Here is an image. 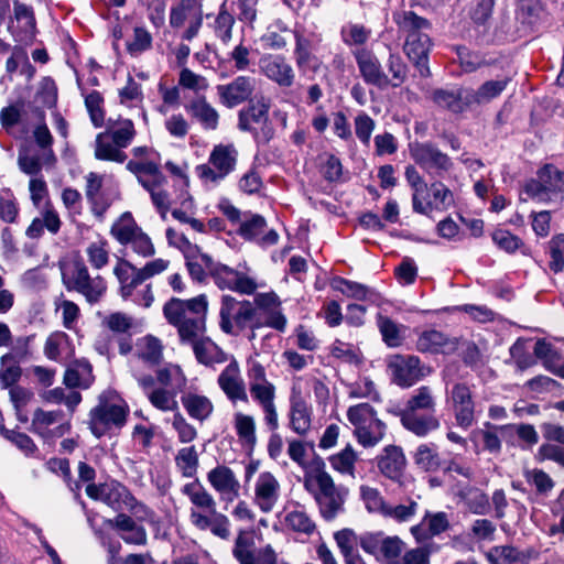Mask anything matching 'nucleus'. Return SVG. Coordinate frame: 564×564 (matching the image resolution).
Segmentation results:
<instances>
[{
    "label": "nucleus",
    "mask_w": 564,
    "mask_h": 564,
    "mask_svg": "<svg viewBox=\"0 0 564 564\" xmlns=\"http://www.w3.org/2000/svg\"><path fill=\"white\" fill-rule=\"evenodd\" d=\"M491 238L494 243L507 253H513L524 246L521 238L506 229H496Z\"/></svg>",
    "instance_id": "nucleus-63"
},
{
    "label": "nucleus",
    "mask_w": 564,
    "mask_h": 564,
    "mask_svg": "<svg viewBox=\"0 0 564 564\" xmlns=\"http://www.w3.org/2000/svg\"><path fill=\"white\" fill-rule=\"evenodd\" d=\"M448 402L456 424L462 429H469L475 422L476 413V403L470 387L464 382L455 383L448 392Z\"/></svg>",
    "instance_id": "nucleus-13"
},
{
    "label": "nucleus",
    "mask_w": 564,
    "mask_h": 564,
    "mask_svg": "<svg viewBox=\"0 0 564 564\" xmlns=\"http://www.w3.org/2000/svg\"><path fill=\"white\" fill-rule=\"evenodd\" d=\"M110 232L120 245H130L141 257L147 258L155 253L150 237L138 227L129 213L123 214L120 220L112 225Z\"/></svg>",
    "instance_id": "nucleus-12"
},
{
    "label": "nucleus",
    "mask_w": 564,
    "mask_h": 564,
    "mask_svg": "<svg viewBox=\"0 0 564 564\" xmlns=\"http://www.w3.org/2000/svg\"><path fill=\"white\" fill-rule=\"evenodd\" d=\"M209 514L206 516L196 509H192L189 513L191 523L198 530H210L214 535L227 540L230 536V521L228 517L217 512V510L215 513Z\"/></svg>",
    "instance_id": "nucleus-27"
},
{
    "label": "nucleus",
    "mask_w": 564,
    "mask_h": 564,
    "mask_svg": "<svg viewBox=\"0 0 564 564\" xmlns=\"http://www.w3.org/2000/svg\"><path fill=\"white\" fill-rule=\"evenodd\" d=\"M18 164L20 170L28 175H37L42 170L41 156L30 147H24L19 151Z\"/></svg>",
    "instance_id": "nucleus-62"
},
{
    "label": "nucleus",
    "mask_w": 564,
    "mask_h": 564,
    "mask_svg": "<svg viewBox=\"0 0 564 564\" xmlns=\"http://www.w3.org/2000/svg\"><path fill=\"white\" fill-rule=\"evenodd\" d=\"M380 546L378 561H383L387 564H398L405 550V543L401 538L398 535H386L384 533Z\"/></svg>",
    "instance_id": "nucleus-46"
},
{
    "label": "nucleus",
    "mask_w": 564,
    "mask_h": 564,
    "mask_svg": "<svg viewBox=\"0 0 564 564\" xmlns=\"http://www.w3.org/2000/svg\"><path fill=\"white\" fill-rule=\"evenodd\" d=\"M208 274L218 288L230 290L240 294H253L258 288L256 281L226 264L214 261L212 257H204Z\"/></svg>",
    "instance_id": "nucleus-11"
},
{
    "label": "nucleus",
    "mask_w": 564,
    "mask_h": 564,
    "mask_svg": "<svg viewBox=\"0 0 564 564\" xmlns=\"http://www.w3.org/2000/svg\"><path fill=\"white\" fill-rule=\"evenodd\" d=\"M432 46L433 42L429 33L404 41L403 51L422 77L431 75L429 54Z\"/></svg>",
    "instance_id": "nucleus-22"
},
{
    "label": "nucleus",
    "mask_w": 564,
    "mask_h": 564,
    "mask_svg": "<svg viewBox=\"0 0 564 564\" xmlns=\"http://www.w3.org/2000/svg\"><path fill=\"white\" fill-rule=\"evenodd\" d=\"M357 454L351 445H346L344 449L329 457L330 466L343 475L355 477V464L357 462Z\"/></svg>",
    "instance_id": "nucleus-47"
},
{
    "label": "nucleus",
    "mask_w": 564,
    "mask_h": 564,
    "mask_svg": "<svg viewBox=\"0 0 564 564\" xmlns=\"http://www.w3.org/2000/svg\"><path fill=\"white\" fill-rule=\"evenodd\" d=\"M235 25V18L230 14L226 6L223 4L215 19L214 31L216 36L224 43L228 44L232 39V28Z\"/></svg>",
    "instance_id": "nucleus-55"
},
{
    "label": "nucleus",
    "mask_w": 564,
    "mask_h": 564,
    "mask_svg": "<svg viewBox=\"0 0 564 564\" xmlns=\"http://www.w3.org/2000/svg\"><path fill=\"white\" fill-rule=\"evenodd\" d=\"M429 189L433 200L423 203V207L426 206V209L424 212H416L417 214L429 215L433 209L447 210L454 205V195L452 191L442 182H433Z\"/></svg>",
    "instance_id": "nucleus-40"
},
{
    "label": "nucleus",
    "mask_w": 564,
    "mask_h": 564,
    "mask_svg": "<svg viewBox=\"0 0 564 564\" xmlns=\"http://www.w3.org/2000/svg\"><path fill=\"white\" fill-rule=\"evenodd\" d=\"M359 73L368 85L378 88L389 87L388 74L383 70L378 57L370 51L360 50L355 54Z\"/></svg>",
    "instance_id": "nucleus-20"
},
{
    "label": "nucleus",
    "mask_w": 564,
    "mask_h": 564,
    "mask_svg": "<svg viewBox=\"0 0 564 564\" xmlns=\"http://www.w3.org/2000/svg\"><path fill=\"white\" fill-rule=\"evenodd\" d=\"M104 132L109 133L112 141L123 148H128L135 135V129L132 120L121 118H109L107 120L106 131Z\"/></svg>",
    "instance_id": "nucleus-39"
},
{
    "label": "nucleus",
    "mask_w": 564,
    "mask_h": 564,
    "mask_svg": "<svg viewBox=\"0 0 564 564\" xmlns=\"http://www.w3.org/2000/svg\"><path fill=\"white\" fill-rule=\"evenodd\" d=\"M260 73L280 88H290L295 83V70L285 56L264 54L259 59Z\"/></svg>",
    "instance_id": "nucleus-14"
},
{
    "label": "nucleus",
    "mask_w": 564,
    "mask_h": 564,
    "mask_svg": "<svg viewBox=\"0 0 564 564\" xmlns=\"http://www.w3.org/2000/svg\"><path fill=\"white\" fill-rule=\"evenodd\" d=\"M347 419L354 425V434L364 447H372L382 441L386 424L378 419L377 412L369 403L349 406Z\"/></svg>",
    "instance_id": "nucleus-6"
},
{
    "label": "nucleus",
    "mask_w": 564,
    "mask_h": 564,
    "mask_svg": "<svg viewBox=\"0 0 564 564\" xmlns=\"http://www.w3.org/2000/svg\"><path fill=\"white\" fill-rule=\"evenodd\" d=\"M389 86L400 87L408 78L409 67L402 56L397 52H390L386 61Z\"/></svg>",
    "instance_id": "nucleus-44"
},
{
    "label": "nucleus",
    "mask_w": 564,
    "mask_h": 564,
    "mask_svg": "<svg viewBox=\"0 0 564 564\" xmlns=\"http://www.w3.org/2000/svg\"><path fill=\"white\" fill-rule=\"evenodd\" d=\"M509 79L488 80L484 83L477 91H468L470 104L488 102L498 97L507 87Z\"/></svg>",
    "instance_id": "nucleus-45"
},
{
    "label": "nucleus",
    "mask_w": 564,
    "mask_h": 564,
    "mask_svg": "<svg viewBox=\"0 0 564 564\" xmlns=\"http://www.w3.org/2000/svg\"><path fill=\"white\" fill-rule=\"evenodd\" d=\"M238 152L232 144L215 145L207 164L196 167V174L205 183L217 184L230 174L236 166Z\"/></svg>",
    "instance_id": "nucleus-9"
},
{
    "label": "nucleus",
    "mask_w": 564,
    "mask_h": 564,
    "mask_svg": "<svg viewBox=\"0 0 564 564\" xmlns=\"http://www.w3.org/2000/svg\"><path fill=\"white\" fill-rule=\"evenodd\" d=\"M419 511V503L413 499H408L405 503L390 505L386 511V519L397 523L410 522Z\"/></svg>",
    "instance_id": "nucleus-54"
},
{
    "label": "nucleus",
    "mask_w": 564,
    "mask_h": 564,
    "mask_svg": "<svg viewBox=\"0 0 564 564\" xmlns=\"http://www.w3.org/2000/svg\"><path fill=\"white\" fill-rule=\"evenodd\" d=\"M198 453L194 445L178 449L175 456V465L185 478H193L198 469Z\"/></svg>",
    "instance_id": "nucleus-43"
},
{
    "label": "nucleus",
    "mask_w": 564,
    "mask_h": 564,
    "mask_svg": "<svg viewBox=\"0 0 564 564\" xmlns=\"http://www.w3.org/2000/svg\"><path fill=\"white\" fill-rule=\"evenodd\" d=\"M393 22L397 24L398 30L405 39L415 37L417 35L426 34L431 31V22L417 15L411 10H399L392 14Z\"/></svg>",
    "instance_id": "nucleus-28"
},
{
    "label": "nucleus",
    "mask_w": 564,
    "mask_h": 564,
    "mask_svg": "<svg viewBox=\"0 0 564 564\" xmlns=\"http://www.w3.org/2000/svg\"><path fill=\"white\" fill-rule=\"evenodd\" d=\"M391 381L401 387L410 388L430 376L432 368L422 364L414 355H393L388 361Z\"/></svg>",
    "instance_id": "nucleus-10"
},
{
    "label": "nucleus",
    "mask_w": 564,
    "mask_h": 564,
    "mask_svg": "<svg viewBox=\"0 0 564 564\" xmlns=\"http://www.w3.org/2000/svg\"><path fill=\"white\" fill-rule=\"evenodd\" d=\"M86 254L93 269L101 270L109 262L108 242L102 239L90 242L86 248Z\"/></svg>",
    "instance_id": "nucleus-58"
},
{
    "label": "nucleus",
    "mask_w": 564,
    "mask_h": 564,
    "mask_svg": "<svg viewBox=\"0 0 564 564\" xmlns=\"http://www.w3.org/2000/svg\"><path fill=\"white\" fill-rule=\"evenodd\" d=\"M285 524L294 532L312 534L315 531V523L303 510H293L286 513Z\"/></svg>",
    "instance_id": "nucleus-57"
},
{
    "label": "nucleus",
    "mask_w": 564,
    "mask_h": 564,
    "mask_svg": "<svg viewBox=\"0 0 564 564\" xmlns=\"http://www.w3.org/2000/svg\"><path fill=\"white\" fill-rule=\"evenodd\" d=\"M204 257H209L207 253L202 252L197 247L193 251L185 253L186 267L191 278L197 282L205 281L208 270L207 264L203 260Z\"/></svg>",
    "instance_id": "nucleus-53"
},
{
    "label": "nucleus",
    "mask_w": 564,
    "mask_h": 564,
    "mask_svg": "<svg viewBox=\"0 0 564 564\" xmlns=\"http://www.w3.org/2000/svg\"><path fill=\"white\" fill-rule=\"evenodd\" d=\"M185 344L192 345L197 361L204 366L213 367L227 361L226 352L210 338L204 335L192 340H186Z\"/></svg>",
    "instance_id": "nucleus-30"
},
{
    "label": "nucleus",
    "mask_w": 564,
    "mask_h": 564,
    "mask_svg": "<svg viewBox=\"0 0 564 564\" xmlns=\"http://www.w3.org/2000/svg\"><path fill=\"white\" fill-rule=\"evenodd\" d=\"M378 327L382 335L384 343L390 347H398L402 344L401 329L403 326L398 325L387 316H378Z\"/></svg>",
    "instance_id": "nucleus-59"
},
{
    "label": "nucleus",
    "mask_w": 564,
    "mask_h": 564,
    "mask_svg": "<svg viewBox=\"0 0 564 564\" xmlns=\"http://www.w3.org/2000/svg\"><path fill=\"white\" fill-rule=\"evenodd\" d=\"M123 149V147H119L112 141L109 133L100 132L96 137L95 158L97 160L123 163L127 160Z\"/></svg>",
    "instance_id": "nucleus-35"
},
{
    "label": "nucleus",
    "mask_w": 564,
    "mask_h": 564,
    "mask_svg": "<svg viewBox=\"0 0 564 564\" xmlns=\"http://www.w3.org/2000/svg\"><path fill=\"white\" fill-rule=\"evenodd\" d=\"M129 406L115 391L107 390L99 394L97 404L89 411L88 426L100 438L112 430H120L127 423Z\"/></svg>",
    "instance_id": "nucleus-4"
},
{
    "label": "nucleus",
    "mask_w": 564,
    "mask_h": 564,
    "mask_svg": "<svg viewBox=\"0 0 564 564\" xmlns=\"http://www.w3.org/2000/svg\"><path fill=\"white\" fill-rule=\"evenodd\" d=\"M436 401L427 386L417 388L398 411L402 426L419 437H425L440 429V420L434 415Z\"/></svg>",
    "instance_id": "nucleus-3"
},
{
    "label": "nucleus",
    "mask_w": 564,
    "mask_h": 564,
    "mask_svg": "<svg viewBox=\"0 0 564 564\" xmlns=\"http://www.w3.org/2000/svg\"><path fill=\"white\" fill-rule=\"evenodd\" d=\"M268 116L269 104L264 98H261L256 104H251L239 111L238 128L242 131H253L256 126L267 124ZM262 134L263 140L269 141L273 137V130L270 127H263Z\"/></svg>",
    "instance_id": "nucleus-19"
},
{
    "label": "nucleus",
    "mask_w": 564,
    "mask_h": 564,
    "mask_svg": "<svg viewBox=\"0 0 564 564\" xmlns=\"http://www.w3.org/2000/svg\"><path fill=\"white\" fill-rule=\"evenodd\" d=\"M360 495L369 512L379 513L384 518L389 503L384 500L378 489L362 486L360 488Z\"/></svg>",
    "instance_id": "nucleus-60"
},
{
    "label": "nucleus",
    "mask_w": 564,
    "mask_h": 564,
    "mask_svg": "<svg viewBox=\"0 0 564 564\" xmlns=\"http://www.w3.org/2000/svg\"><path fill=\"white\" fill-rule=\"evenodd\" d=\"M405 178L410 186L413 189L412 195V205L414 212H424L426 206L423 207V202L420 198V195L423 194L427 189V184L421 176V174L416 171V169L412 165L405 167L404 172Z\"/></svg>",
    "instance_id": "nucleus-50"
},
{
    "label": "nucleus",
    "mask_w": 564,
    "mask_h": 564,
    "mask_svg": "<svg viewBox=\"0 0 564 564\" xmlns=\"http://www.w3.org/2000/svg\"><path fill=\"white\" fill-rule=\"evenodd\" d=\"M378 467L386 477L399 480L405 467L402 449L398 446H387L379 457Z\"/></svg>",
    "instance_id": "nucleus-33"
},
{
    "label": "nucleus",
    "mask_w": 564,
    "mask_h": 564,
    "mask_svg": "<svg viewBox=\"0 0 564 564\" xmlns=\"http://www.w3.org/2000/svg\"><path fill=\"white\" fill-rule=\"evenodd\" d=\"M135 354L144 364L153 367L161 362L163 358V346L159 338L147 335L137 340Z\"/></svg>",
    "instance_id": "nucleus-37"
},
{
    "label": "nucleus",
    "mask_w": 564,
    "mask_h": 564,
    "mask_svg": "<svg viewBox=\"0 0 564 564\" xmlns=\"http://www.w3.org/2000/svg\"><path fill=\"white\" fill-rule=\"evenodd\" d=\"M532 549L520 550L512 545L494 546L487 554L490 564H524L531 558Z\"/></svg>",
    "instance_id": "nucleus-34"
},
{
    "label": "nucleus",
    "mask_w": 564,
    "mask_h": 564,
    "mask_svg": "<svg viewBox=\"0 0 564 564\" xmlns=\"http://www.w3.org/2000/svg\"><path fill=\"white\" fill-rule=\"evenodd\" d=\"M257 310L248 300L238 301L231 295H224L220 302L219 310V326L220 329L232 335L256 322Z\"/></svg>",
    "instance_id": "nucleus-7"
},
{
    "label": "nucleus",
    "mask_w": 564,
    "mask_h": 564,
    "mask_svg": "<svg viewBox=\"0 0 564 564\" xmlns=\"http://www.w3.org/2000/svg\"><path fill=\"white\" fill-rule=\"evenodd\" d=\"M238 232L242 238L256 241L264 248L275 245L279 240V235L274 229L267 230V221L260 215H251L245 219L240 224Z\"/></svg>",
    "instance_id": "nucleus-23"
},
{
    "label": "nucleus",
    "mask_w": 564,
    "mask_h": 564,
    "mask_svg": "<svg viewBox=\"0 0 564 564\" xmlns=\"http://www.w3.org/2000/svg\"><path fill=\"white\" fill-rule=\"evenodd\" d=\"M181 491L189 499V501L196 508L203 509L208 513H215L216 501L214 497L207 491V489L199 482L198 479L185 484L182 487Z\"/></svg>",
    "instance_id": "nucleus-38"
},
{
    "label": "nucleus",
    "mask_w": 564,
    "mask_h": 564,
    "mask_svg": "<svg viewBox=\"0 0 564 564\" xmlns=\"http://www.w3.org/2000/svg\"><path fill=\"white\" fill-rule=\"evenodd\" d=\"M86 494L94 500H99L112 508L113 510L121 509L131 491L118 481H109L100 485L89 484L86 487Z\"/></svg>",
    "instance_id": "nucleus-18"
},
{
    "label": "nucleus",
    "mask_w": 564,
    "mask_h": 564,
    "mask_svg": "<svg viewBox=\"0 0 564 564\" xmlns=\"http://www.w3.org/2000/svg\"><path fill=\"white\" fill-rule=\"evenodd\" d=\"M343 42L347 45H362L371 34V31L358 23H348L340 31Z\"/></svg>",
    "instance_id": "nucleus-64"
},
{
    "label": "nucleus",
    "mask_w": 564,
    "mask_h": 564,
    "mask_svg": "<svg viewBox=\"0 0 564 564\" xmlns=\"http://www.w3.org/2000/svg\"><path fill=\"white\" fill-rule=\"evenodd\" d=\"M290 427L299 434L305 435L312 425V409L300 391H292L290 397Z\"/></svg>",
    "instance_id": "nucleus-26"
},
{
    "label": "nucleus",
    "mask_w": 564,
    "mask_h": 564,
    "mask_svg": "<svg viewBox=\"0 0 564 564\" xmlns=\"http://www.w3.org/2000/svg\"><path fill=\"white\" fill-rule=\"evenodd\" d=\"M415 347L424 354H453L458 348V340L440 330L429 329L419 335Z\"/></svg>",
    "instance_id": "nucleus-24"
},
{
    "label": "nucleus",
    "mask_w": 564,
    "mask_h": 564,
    "mask_svg": "<svg viewBox=\"0 0 564 564\" xmlns=\"http://www.w3.org/2000/svg\"><path fill=\"white\" fill-rule=\"evenodd\" d=\"M467 509L478 516H486L490 511L489 497L480 489L469 488L462 495Z\"/></svg>",
    "instance_id": "nucleus-51"
},
{
    "label": "nucleus",
    "mask_w": 564,
    "mask_h": 564,
    "mask_svg": "<svg viewBox=\"0 0 564 564\" xmlns=\"http://www.w3.org/2000/svg\"><path fill=\"white\" fill-rule=\"evenodd\" d=\"M10 350L1 356L0 364H21L30 356V337H18L10 344Z\"/></svg>",
    "instance_id": "nucleus-56"
},
{
    "label": "nucleus",
    "mask_w": 564,
    "mask_h": 564,
    "mask_svg": "<svg viewBox=\"0 0 564 564\" xmlns=\"http://www.w3.org/2000/svg\"><path fill=\"white\" fill-rule=\"evenodd\" d=\"M62 282L67 291L82 294L90 304L97 303L106 293L107 284L99 275H91L79 257L61 264Z\"/></svg>",
    "instance_id": "nucleus-5"
},
{
    "label": "nucleus",
    "mask_w": 564,
    "mask_h": 564,
    "mask_svg": "<svg viewBox=\"0 0 564 564\" xmlns=\"http://www.w3.org/2000/svg\"><path fill=\"white\" fill-rule=\"evenodd\" d=\"M431 100L438 107L453 113L463 112L470 104L469 94L465 96L460 89L436 88L431 91Z\"/></svg>",
    "instance_id": "nucleus-31"
},
{
    "label": "nucleus",
    "mask_w": 564,
    "mask_h": 564,
    "mask_svg": "<svg viewBox=\"0 0 564 564\" xmlns=\"http://www.w3.org/2000/svg\"><path fill=\"white\" fill-rule=\"evenodd\" d=\"M207 480L212 488L226 502H232L240 496V482L231 468L218 465L207 473Z\"/></svg>",
    "instance_id": "nucleus-16"
},
{
    "label": "nucleus",
    "mask_w": 564,
    "mask_h": 564,
    "mask_svg": "<svg viewBox=\"0 0 564 564\" xmlns=\"http://www.w3.org/2000/svg\"><path fill=\"white\" fill-rule=\"evenodd\" d=\"M332 285L344 295L354 297L358 301L367 300L370 292L368 286L344 278H335Z\"/></svg>",
    "instance_id": "nucleus-61"
},
{
    "label": "nucleus",
    "mask_w": 564,
    "mask_h": 564,
    "mask_svg": "<svg viewBox=\"0 0 564 564\" xmlns=\"http://www.w3.org/2000/svg\"><path fill=\"white\" fill-rule=\"evenodd\" d=\"M538 175L543 185H545V192L550 197V202L564 192V172H561L553 165H545L539 171Z\"/></svg>",
    "instance_id": "nucleus-42"
},
{
    "label": "nucleus",
    "mask_w": 564,
    "mask_h": 564,
    "mask_svg": "<svg viewBox=\"0 0 564 564\" xmlns=\"http://www.w3.org/2000/svg\"><path fill=\"white\" fill-rule=\"evenodd\" d=\"M218 386L231 402H248L245 381L235 358L226 366L217 379Z\"/></svg>",
    "instance_id": "nucleus-21"
},
{
    "label": "nucleus",
    "mask_w": 564,
    "mask_h": 564,
    "mask_svg": "<svg viewBox=\"0 0 564 564\" xmlns=\"http://www.w3.org/2000/svg\"><path fill=\"white\" fill-rule=\"evenodd\" d=\"M63 420L64 413L61 410L44 411L43 409H36L33 413L31 430L42 437L62 436L68 430V426L62 423Z\"/></svg>",
    "instance_id": "nucleus-25"
},
{
    "label": "nucleus",
    "mask_w": 564,
    "mask_h": 564,
    "mask_svg": "<svg viewBox=\"0 0 564 564\" xmlns=\"http://www.w3.org/2000/svg\"><path fill=\"white\" fill-rule=\"evenodd\" d=\"M156 381L162 388L181 392L185 388L187 379L180 366L167 364L158 369Z\"/></svg>",
    "instance_id": "nucleus-41"
},
{
    "label": "nucleus",
    "mask_w": 564,
    "mask_h": 564,
    "mask_svg": "<svg viewBox=\"0 0 564 564\" xmlns=\"http://www.w3.org/2000/svg\"><path fill=\"white\" fill-rule=\"evenodd\" d=\"M181 402L187 414L197 421H205L214 411L212 401L203 394L193 392L185 393L181 397Z\"/></svg>",
    "instance_id": "nucleus-36"
},
{
    "label": "nucleus",
    "mask_w": 564,
    "mask_h": 564,
    "mask_svg": "<svg viewBox=\"0 0 564 564\" xmlns=\"http://www.w3.org/2000/svg\"><path fill=\"white\" fill-rule=\"evenodd\" d=\"M281 486L276 477L270 471H262L254 482L253 502L264 512H271L280 497Z\"/></svg>",
    "instance_id": "nucleus-17"
},
{
    "label": "nucleus",
    "mask_w": 564,
    "mask_h": 564,
    "mask_svg": "<svg viewBox=\"0 0 564 564\" xmlns=\"http://www.w3.org/2000/svg\"><path fill=\"white\" fill-rule=\"evenodd\" d=\"M409 153L411 159L433 177H442L454 167L452 159L431 141L410 143Z\"/></svg>",
    "instance_id": "nucleus-8"
},
{
    "label": "nucleus",
    "mask_w": 564,
    "mask_h": 564,
    "mask_svg": "<svg viewBox=\"0 0 564 564\" xmlns=\"http://www.w3.org/2000/svg\"><path fill=\"white\" fill-rule=\"evenodd\" d=\"M235 430L243 444L253 447L257 443L256 422L251 415L236 413L234 417Z\"/></svg>",
    "instance_id": "nucleus-49"
},
{
    "label": "nucleus",
    "mask_w": 564,
    "mask_h": 564,
    "mask_svg": "<svg viewBox=\"0 0 564 564\" xmlns=\"http://www.w3.org/2000/svg\"><path fill=\"white\" fill-rule=\"evenodd\" d=\"M304 487L313 495L325 520L330 521L343 511L346 492L335 485L322 458L316 457L307 465L304 474Z\"/></svg>",
    "instance_id": "nucleus-2"
},
{
    "label": "nucleus",
    "mask_w": 564,
    "mask_h": 564,
    "mask_svg": "<svg viewBox=\"0 0 564 564\" xmlns=\"http://www.w3.org/2000/svg\"><path fill=\"white\" fill-rule=\"evenodd\" d=\"M177 393L178 392L174 390L159 387L148 392V399L158 410L164 412L175 411L178 409V403L176 401Z\"/></svg>",
    "instance_id": "nucleus-48"
},
{
    "label": "nucleus",
    "mask_w": 564,
    "mask_h": 564,
    "mask_svg": "<svg viewBox=\"0 0 564 564\" xmlns=\"http://www.w3.org/2000/svg\"><path fill=\"white\" fill-rule=\"evenodd\" d=\"M415 464L426 471H434L441 466V458L436 446L433 444H421L414 454Z\"/></svg>",
    "instance_id": "nucleus-52"
},
{
    "label": "nucleus",
    "mask_w": 564,
    "mask_h": 564,
    "mask_svg": "<svg viewBox=\"0 0 564 564\" xmlns=\"http://www.w3.org/2000/svg\"><path fill=\"white\" fill-rule=\"evenodd\" d=\"M256 84L254 77L240 75L226 85L217 86V93L223 105L234 108L250 99Z\"/></svg>",
    "instance_id": "nucleus-15"
},
{
    "label": "nucleus",
    "mask_w": 564,
    "mask_h": 564,
    "mask_svg": "<svg viewBox=\"0 0 564 564\" xmlns=\"http://www.w3.org/2000/svg\"><path fill=\"white\" fill-rule=\"evenodd\" d=\"M191 118L205 130H216L219 121L218 111L207 101L205 96H197L184 106Z\"/></svg>",
    "instance_id": "nucleus-29"
},
{
    "label": "nucleus",
    "mask_w": 564,
    "mask_h": 564,
    "mask_svg": "<svg viewBox=\"0 0 564 564\" xmlns=\"http://www.w3.org/2000/svg\"><path fill=\"white\" fill-rule=\"evenodd\" d=\"M207 311L208 300L205 294L189 300L172 297L163 306V315L169 324L177 328L182 344L205 334Z\"/></svg>",
    "instance_id": "nucleus-1"
},
{
    "label": "nucleus",
    "mask_w": 564,
    "mask_h": 564,
    "mask_svg": "<svg viewBox=\"0 0 564 564\" xmlns=\"http://www.w3.org/2000/svg\"><path fill=\"white\" fill-rule=\"evenodd\" d=\"M95 380L93 366L86 359L75 360L64 373V383L70 389H88Z\"/></svg>",
    "instance_id": "nucleus-32"
}]
</instances>
